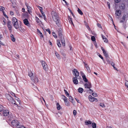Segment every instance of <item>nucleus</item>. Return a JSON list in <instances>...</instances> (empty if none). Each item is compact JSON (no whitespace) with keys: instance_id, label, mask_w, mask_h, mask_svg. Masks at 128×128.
Instances as JSON below:
<instances>
[{"instance_id":"nucleus-17","label":"nucleus","mask_w":128,"mask_h":128,"mask_svg":"<svg viewBox=\"0 0 128 128\" xmlns=\"http://www.w3.org/2000/svg\"><path fill=\"white\" fill-rule=\"evenodd\" d=\"M9 101L11 103H12V104H14L16 105V104L15 103V101H14V100L12 97L10 99V100Z\"/></svg>"},{"instance_id":"nucleus-23","label":"nucleus","mask_w":128,"mask_h":128,"mask_svg":"<svg viewBox=\"0 0 128 128\" xmlns=\"http://www.w3.org/2000/svg\"><path fill=\"white\" fill-rule=\"evenodd\" d=\"M62 99L64 100L65 102H66L68 100V98L63 95L62 96Z\"/></svg>"},{"instance_id":"nucleus-15","label":"nucleus","mask_w":128,"mask_h":128,"mask_svg":"<svg viewBox=\"0 0 128 128\" xmlns=\"http://www.w3.org/2000/svg\"><path fill=\"white\" fill-rule=\"evenodd\" d=\"M73 73H74L75 76L76 77H78L79 75V72H78L77 70L74 69L73 70Z\"/></svg>"},{"instance_id":"nucleus-41","label":"nucleus","mask_w":128,"mask_h":128,"mask_svg":"<svg viewBox=\"0 0 128 128\" xmlns=\"http://www.w3.org/2000/svg\"><path fill=\"white\" fill-rule=\"evenodd\" d=\"M52 34L55 38H57V36H56V35L54 32H53L52 33Z\"/></svg>"},{"instance_id":"nucleus-32","label":"nucleus","mask_w":128,"mask_h":128,"mask_svg":"<svg viewBox=\"0 0 128 128\" xmlns=\"http://www.w3.org/2000/svg\"><path fill=\"white\" fill-rule=\"evenodd\" d=\"M56 106L57 109L58 110H60V106L59 105V104L58 103H57Z\"/></svg>"},{"instance_id":"nucleus-64","label":"nucleus","mask_w":128,"mask_h":128,"mask_svg":"<svg viewBox=\"0 0 128 128\" xmlns=\"http://www.w3.org/2000/svg\"><path fill=\"white\" fill-rule=\"evenodd\" d=\"M18 128H26L23 126H22Z\"/></svg>"},{"instance_id":"nucleus-18","label":"nucleus","mask_w":128,"mask_h":128,"mask_svg":"<svg viewBox=\"0 0 128 128\" xmlns=\"http://www.w3.org/2000/svg\"><path fill=\"white\" fill-rule=\"evenodd\" d=\"M121 11L120 10H117L116 13V14L117 16H120L121 14Z\"/></svg>"},{"instance_id":"nucleus-46","label":"nucleus","mask_w":128,"mask_h":128,"mask_svg":"<svg viewBox=\"0 0 128 128\" xmlns=\"http://www.w3.org/2000/svg\"><path fill=\"white\" fill-rule=\"evenodd\" d=\"M38 9L40 10V12L42 11V8L40 6H38Z\"/></svg>"},{"instance_id":"nucleus-25","label":"nucleus","mask_w":128,"mask_h":128,"mask_svg":"<svg viewBox=\"0 0 128 128\" xmlns=\"http://www.w3.org/2000/svg\"><path fill=\"white\" fill-rule=\"evenodd\" d=\"M27 9L28 10V11L30 14V12H31L30 11L31 8L30 6H27Z\"/></svg>"},{"instance_id":"nucleus-42","label":"nucleus","mask_w":128,"mask_h":128,"mask_svg":"<svg viewBox=\"0 0 128 128\" xmlns=\"http://www.w3.org/2000/svg\"><path fill=\"white\" fill-rule=\"evenodd\" d=\"M92 95L94 97H96L97 96L96 93L95 92L92 93Z\"/></svg>"},{"instance_id":"nucleus-35","label":"nucleus","mask_w":128,"mask_h":128,"mask_svg":"<svg viewBox=\"0 0 128 128\" xmlns=\"http://www.w3.org/2000/svg\"><path fill=\"white\" fill-rule=\"evenodd\" d=\"M99 106H101L102 108H104L105 107V105L104 104V103H100V104L99 105Z\"/></svg>"},{"instance_id":"nucleus-21","label":"nucleus","mask_w":128,"mask_h":128,"mask_svg":"<svg viewBox=\"0 0 128 128\" xmlns=\"http://www.w3.org/2000/svg\"><path fill=\"white\" fill-rule=\"evenodd\" d=\"M125 6L124 4H122L120 6V8L122 10H124L125 8Z\"/></svg>"},{"instance_id":"nucleus-51","label":"nucleus","mask_w":128,"mask_h":128,"mask_svg":"<svg viewBox=\"0 0 128 128\" xmlns=\"http://www.w3.org/2000/svg\"><path fill=\"white\" fill-rule=\"evenodd\" d=\"M46 31L48 32L50 34V30L49 28L47 29L46 30Z\"/></svg>"},{"instance_id":"nucleus-2","label":"nucleus","mask_w":128,"mask_h":128,"mask_svg":"<svg viewBox=\"0 0 128 128\" xmlns=\"http://www.w3.org/2000/svg\"><path fill=\"white\" fill-rule=\"evenodd\" d=\"M12 21L14 28L16 29L18 28L20 26H19L17 19L13 17L12 19Z\"/></svg>"},{"instance_id":"nucleus-57","label":"nucleus","mask_w":128,"mask_h":128,"mask_svg":"<svg viewBox=\"0 0 128 128\" xmlns=\"http://www.w3.org/2000/svg\"><path fill=\"white\" fill-rule=\"evenodd\" d=\"M107 4L108 5V8H109L110 9V3L108 2Z\"/></svg>"},{"instance_id":"nucleus-43","label":"nucleus","mask_w":128,"mask_h":128,"mask_svg":"<svg viewBox=\"0 0 128 128\" xmlns=\"http://www.w3.org/2000/svg\"><path fill=\"white\" fill-rule=\"evenodd\" d=\"M126 82H125V86H127V87L128 88V81L127 80H126Z\"/></svg>"},{"instance_id":"nucleus-52","label":"nucleus","mask_w":128,"mask_h":128,"mask_svg":"<svg viewBox=\"0 0 128 128\" xmlns=\"http://www.w3.org/2000/svg\"><path fill=\"white\" fill-rule=\"evenodd\" d=\"M73 114L74 115H76V111L75 110H74L73 112Z\"/></svg>"},{"instance_id":"nucleus-27","label":"nucleus","mask_w":128,"mask_h":128,"mask_svg":"<svg viewBox=\"0 0 128 128\" xmlns=\"http://www.w3.org/2000/svg\"><path fill=\"white\" fill-rule=\"evenodd\" d=\"M83 90V89L80 88L78 90V91L80 93H82Z\"/></svg>"},{"instance_id":"nucleus-3","label":"nucleus","mask_w":128,"mask_h":128,"mask_svg":"<svg viewBox=\"0 0 128 128\" xmlns=\"http://www.w3.org/2000/svg\"><path fill=\"white\" fill-rule=\"evenodd\" d=\"M41 62L43 66V69L45 71H47L48 70V66L47 64L44 61H41Z\"/></svg>"},{"instance_id":"nucleus-24","label":"nucleus","mask_w":128,"mask_h":128,"mask_svg":"<svg viewBox=\"0 0 128 128\" xmlns=\"http://www.w3.org/2000/svg\"><path fill=\"white\" fill-rule=\"evenodd\" d=\"M10 37L11 38L13 42H15L16 40L15 38L14 37V36L12 34H11Z\"/></svg>"},{"instance_id":"nucleus-10","label":"nucleus","mask_w":128,"mask_h":128,"mask_svg":"<svg viewBox=\"0 0 128 128\" xmlns=\"http://www.w3.org/2000/svg\"><path fill=\"white\" fill-rule=\"evenodd\" d=\"M23 22L24 24L26 25L28 27L30 26V25L29 24L28 21L27 19H25L23 20Z\"/></svg>"},{"instance_id":"nucleus-55","label":"nucleus","mask_w":128,"mask_h":128,"mask_svg":"<svg viewBox=\"0 0 128 128\" xmlns=\"http://www.w3.org/2000/svg\"><path fill=\"white\" fill-rule=\"evenodd\" d=\"M97 26L98 27L100 28H102V26L101 25V24H97Z\"/></svg>"},{"instance_id":"nucleus-61","label":"nucleus","mask_w":128,"mask_h":128,"mask_svg":"<svg viewBox=\"0 0 128 128\" xmlns=\"http://www.w3.org/2000/svg\"><path fill=\"white\" fill-rule=\"evenodd\" d=\"M111 64L113 66H114V63L112 62H111Z\"/></svg>"},{"instance_id":"nucleus-14","label":"nucleus","mask_w":128,"mask_h":128,"mask_svg":"<svg viewBox=\"0 0 128 128\" xmlns=\"http://www.w3.org/2000/svg\"><path fill=\"white\" fill-rule=\"evenodd\" d=\"M9 113V111L8 110H6L4 111L3 112V115L4 116H8Z\"/></svg>"},{"instance_id":"nucleus-39","label":"nucleus","mask_w":128,"mask_h":128,"mask_svg":"<svg viewBox=\"0 0 128 128\" xmlns=\"http://www.w3.org/2000/svg\"><path fill=\"white\" fill-rule=\"evenodd\" d=\"M3 106L1 105H0V112L3 110Z\"/></svg>"},{"instance_id":"nucleus-7","label":"nucleus","mask_w":128,"mask_h":128,"mask_svg":"<svg viewBox=\"0 0 128 128\" xmlns=\"http://www.w3.org/2000/svg\"><path fill=\"white\" fill-rule=\"evenodd\" d=\"M88 98L90 102H93L94 101H95L97 102L98 101V100L96 98L92 97L91 95H89Z\"/></svg>"},{"instance_id":"nucleus-40","label":"nucleus","mask_w":128,"mask_h":128,"mask_svg":"<svg viewBox=\"0 0 128 128\" xmlns=\"http://www.w3.org/2000/svg\"><path fill=\"white\" fill-rule=\"evenodd\" d=\"M69 20L70 23L72 24L74 26L72 18H70V19H69Z\"/></svg>"},{"instance_id":"nucleus-6","label":"nucleus","mask_w":128,"mask_h":128,"mask_svg":"<svg viewBox=\"0 0 128 128\" xmlns=\"http://www.w3.org/2000/svg\"><path fill=\"white\" fill-rule=\"evenodd\" d=\"M31 80L32 81L34 82L35 84L37 83L38 82V78L36 76H34L33 77L31 78Z\"/></svg>"},{"instance_id":"nucleus-50","label":"nucleus","mask_w":128,"mask_h":128,"mask_svg":"<svg viewBox=\"0 0 128 128\" xmlns=\"http://www.w3.org/2000/svg\"><path fill=\"white\" fill-rule=\"evenodd\" d=\"M36 22H37L38 23L39 22L38 21V20H39V19L37 17H36Z\"/></svg>"},{"instance_id":"nucleus-16","label":"nucleus","mask_w":128,"mask_h":128,"mask_svg":"<svg viewBox=\"0 0 128 128\" xmlns=\"http://www.w3.org/2000/svg\"><path fill=\"white\" fill-rule=\"evenodd\" d=\"M34 74L30 71L29 72L28 75L30 77L31 79L32 77H33V76H35Z\"/></svg>"},{"instance_id":"nucleus-38","label":"nucleus","mask_w":128,"mask_h":128,"mask_svg":"<svg viewBox=\"0 0 128 128\" xmlns=\"http://www.w3.org/2000/svg\"><path fill=\"white\" fill-rule=\"evenodd\" d=\"M86 68L88 72H91V70L89 66L88 67H86Z\"/></svg>"},{"instance_id":"nucleus-31","label":"nucleus","mask_w":128,"mask_h":128,"mask_svg":"<svg viewBox=\"0 0 128 128\" xmlns=\"http://www.w3.org/2000/svg\"><path fill=\"white\" fill-rule=\"evenodd\" d=\"M57 44L58 46L59 47H60L61 46V44L60 43V40H57Z\"/></svg>"},{"instance_id":"nucleus-54","label":"nucleus","mask_w":128,"mask_h":128,"mask_svg":"<svg viewBox=\"0 0 128 128\" xmlns=\"http://www.w3.org/2000/svg\"><path fill=\"white\" fill-rule=\"evenodd\" d=\"M3 14L6 17L8 18V17L7 16V15L5 14V13L4 12V11L2 12Z\"/></svg>"},{"instance_id":"nucleus-62","label":"nucleus","mask_w":128,"mask_h":128,"mask_svg":"<svg viewBox=\"0 0 128 128\" xmlns=\"http://www.w3.org/2000/svg\"><path fill=\"white\" fill-rule=\"evenodd\" d=\"M3 22L4 23V25H5V24H6V20L4 19V20H3Z\"/></svg>"},{"instance_id":"nucleus-29","label":"nucleus","mask_w":128,"mask_h":128,"mask_svg":"<svg viewBox=\"0 0 128 128\" xmlns=\"http://www.w3.org/2000/svg\"><path fill=\"white\" fill-rule=\"evenodd\" d=\"M85 123L86 125L90 124H92V122L90 120H86L85 122Z\"/></svg>"},{"instance_id":"nucleus-34","label":"nucleus","mask_w":128,"mask_h":128,"mask_svg":"<svg viewBox=\"0 0 128 128\" xmlns=\"http://www.w3.org/2000/svg\"><path fill=\"white\" fill-rule=\"evenodd\" d=\"M64 91L65 93V94H66V95L67 96H69V94L68 92L65 90H64Z\"/></svg>"},{"instance_id":"nucleus-4","label":"nucleus","mask_w":128,"mask_h":128,"mask_svg":"<svg viewBox=\"0 0 128 128\" xmlns=\"http://www.w3.org/2000/svg\"><path fill=\"white\" fill-rule=\"evenodd\" d=\"M11 124L13 126L16 127L18 126L19 124L18 121L17 120H12L11 122Z\"/></svg>"},{"instance_id":"nucleus-49","label":"nucleus","mask_w":128,"mask_h":128,"mask_svg":"<svg viewBox=\"0 0 128 128\" xmlns=\"http://www.w3.org/2000/svg\"><path fill=\"white\" fill-rule=\"evenodd\" d=\"M87 92H89L90 93L93 92V90L91 89H90V90H87Z\"/></svg>"},{"instance_id":"nucleus-60","label":"nucleus","mask_w":128,"mask_h":128,"mask_svg":"<svg viewBox=\"0 0 128 128\" xmlns=\"http://www.w3.org/2000/svg\"><path fill=\"white\" fill-rule=\"evenodd\" d=\"M71 102L73 104H74L75 103V102L74 100V99H73V100H72V101H71Z\"/></svg>"},{"instance_id":"nucleus-20","label":"nucleus","mask_w":128,"mask_h":128,"mask_svg":"<svg viewBox=\"0 0 128 128\" xmlns=\"http://www.w3.org/2000/svg\"><path fill=\"white\" fill-rule=\"evenodd\" d=\"M106 60L108 62V63L110 64H111V61L110 60V58L108 56L106 57Z\"/></svg>"},{"instance_id":"nucleus-44","label":"nucleus","mask_w":128,"mask_h":128,"mask_svg":"<svg viewBox=\"0 0 128 128\" xmlns=\"http://www.w3.org/2000/svg\"><path fill=\"white\" fill-rule=\"evenodd\" d=\"M69 100L71 102V101H72V100H73V99H74L72 98V97L71 96H69Z\"/></svg>"},{"instance_id":"nucleus-45","label":"nucleus","mask_w":128,"mask_h":128,"mask_svg":"<svg viewBox=\"0 0 128 128\" xmlns=\"http://www.w3.org/2000/svg\"><path fill=\"white\" fill-rule=\"evenodd\" d=\"M68 10H69V11H70V12L72 14V16L74 17V14H73V13L72 12V10L70 9V8H68Z\"/></svg>"},{"instance_id":"nucleus-22","label":"nucleus","mask_w":128,"mask_h":128,"mask_svg":"<svg viewBox=\"0 0 128 128\" xmlns=\"http://www.w3.org/2000/svg\"><path fill=\"white\" fill-rule=\"evenodd\" d=\"M6 98H7L8 100L9 101L10 99L12 97L11 96L8 94H6Z\"/></svg>"},{"instance_id":"nucleus-53","label":"nucleus","mask_w":128,"mask_h":128,"mask_svg":"<svg viewBox=\"0 0 128 128\" xmlns=\"http://www.w3.org/2000/svg\"><path fill=\"white\" fill-rule=\"evenodd\" d=\"M104 41L106 42H107L108 41V40L106 38H105Z\"/></svg>"},{"instance_id":"nucleus-11","label":"nucleus","mask_w":128,"mask_h":128,"mask_svg":"<svg viewBox=\"0 0 128 128\" xmlns=\"http://www.w3.org/2000/svg\"><path fill=\"white\" fill-rule=\"evenodd\" d=\"M7 26L9 30L10 31H11L12 26L11 25V21H8V22H7Z\"/></svg>"},{"instance_id":"nucleus-48","label":"nucleus","mask_w":128,"mask_h":128,"mask_svg":"<svg viewBox=\"0 0 128 128\" xmlns=\"http://www.w3.org/2000/svg\"><path fill=\"white\" fill-rule=\"evenodd\" d=\"M68 103L69 102L68 101V100L66 101V102H65L66 105L67 106H68L69 105Z\"/></svg>"},{"instance_id":"nucleus-56","label":"nucleus","mask_w":128,"mask_h":128,"mask_svg":"<svg viewBox=\"0 0 128 128\" xmlns=\"http://www.w3.org/2000/svg\"><path fill=\"white\" fill-rule=\"evenodd\" d=\"M10 94H12V95L14 96H15V94L14 93H13L12 92H11L10 93Z\"/></svg>"},{"instance_id":"nucleus-8","label":"nucleus","mask_w":128,"mask_h":128,"mask_svg":"<svg viewBox=\"0 0 128 128\" xmlns=\"http://www.w3.org/2000/svg\"><path fill=\"white\" fill-rule=\"evenodd\" d=\"M80 78V76H78L77 78L76 77H74L73 78V82L74 84H78V82L77 78L79 79Z\"/></svg>"},{"instance_id":"nucleus-33","label":"nucleus","mask_w":128,"mask_h":128,"mask_svg":"<svg viewBox=\"0 0 128 128\" xmlns=\"http://www.w3.org/2000/svg\"><path fill=\"white\" fill-rule=\"evenodd\" d=\"M92 126L93 128H96V124L95 123H93Z\"/></svg>"},{"instance_id":"nucleus-30","label":"nucleus","mask_w":128,"mask_h":128,"mask_svg":"<svg viewBox=\"0 0 128 128\" xmlns=\"http://www.w3.org/2000/svg\"><path fill=\"white\" fill-rule=\"evenodd\" d=\"M77 11L78 13L81 15H82L83 14V13L82 11L79 8H78Z\"/></svg>"},{"instance_id":"nucleus-9","label":"nucleus","mask_w":128,"mask_h":128,"mask_svg":"<svg viewBox=\"0 0 128 128\" xmlns=\"http://www.w3.org/2000/svg\"><path fill=\"white\" fill-rule=\"evenodd\" d=\"M84 86L85 88H87L90 89L91 88L92 85L91 83L88 82L87 83H86L84 84Z\"/></svg>"},{"instance_id":"nucleus-5","label":"nucleus","mask_w":128,"mask_h":128,"mask_svg":"<svg viewBox=\"0 0 128 128\" xmlns=\"http://www.w3.org/2000/svg\"><path fill=\"white\" fill-rule=\"evenodd\" d=\"M62 30L61 28H60L58 30V36L59 38L64 37V36L62 34Z\"/></svg>"},{"instance_id":"nucleus-1","label":"nucleus","mask_w":128,"mask_h":128,"mask_svg":"<svg viewBox=\"0 0 128 128\" xmlns=\"http://www.w3.org/2000/svg\"><path fill=\"white\" fill-rule=\"evenodd\" d=\"M51 14L53 19L54 21L56 22V24L58 26H60L61 25L60 23L59 18L57 13L55 12L52 11L51 12Z\"/></svg>"},{"instance_id":"nucleus-26","label":"nucleus","mask_w":128,"mask_h":128,"mask_svg":"<svg viewBox=\"0 0 128 128\" xmlns=\"http://www.w3.org/2000/svg\"><path fill=\"white\" fill-rule=\"evenodd\" d=\"M55 54L58 59H61L60 55L57 52H55Z\"/></svg>"},{"instance_id":"nucleus-58","label":"nucleus","mask_w":128,"mask_h":128,"mask_svg":"<svg viewBox=\"0 0 128 128\" xmlns=\"http://www.w3.org/2000/svg\"><path fill=\"white\" fill-rule=\"evenodd\" d=\"M126 15H124L123 16L122 18V19L125 20V18L126 17Z\"/></svg>"},{"instance_id":"nucleus-36","label":"nucleus","mask_w":128,"mask_h":128,"mask_svg":"<svg viewBox=\"0 0 128 128\" xmlns=\"http://www.w3.org/2000/svg\"><path fill=\"white\" fill-rule=\"evenodd\" d=\"M5 9V8L2 6H0V10L1 11H3V10Z\"/></svg>"},{"instance_id":"nucleus-59","label":"nucleus","mask_w":128,"mask_h":128,"mask_svg":"<svg viewBox=\"0 0 128 128\" xmlns=\"http://www.w3.org/2000/svg\"><path fill=\"white\" fill-rule=\"evenodd\" d=\"M121 0H115V1L116 2L118 3Z\"/></svg>"},{"instance_id":"nucleus-28","label":"nucleus","mask_w":128,"mask_h":128,"mask_svg":"<svg viewBox=\"0 0 128 128\" xmlns=\"http://www.w3.org/2000/svg\"><path fill=\"white\" fill-rule=\"evenodd\" d=\"M103 52L106 57L108 56V54L105 50Z\"/></svg>"},{"instance_id":"nucleus-63","label":"nucleus","mask_w":128,"mask_h":128,"mask_svg":"<svg viewBox=\"0 0 128 128\" xmlns=\"http://www.w3.org/2000/svg\"><path fill=\"white\" fill-rule=\"evenodd\" d=\"M10 14L11 15H13L14 14V12L12 11H10Z\"/></svg>"},{"instance_id":"nucleus-47","label":"nucleus","mask_w":128,"mask_h":128,"mask_svg":"<svg viewBox=\"0 0 128 128\" xmlns=\"http://www.w3.org/2000/svg\"><path fill=\"white\" fill-rule=\"evenodd\" d=\"M103 60V61H104V59L103 57L100 54L98 55Z\"/></svg>"},{"instance_id":"nucleus-37","label":"nucleus","mask_w":128,"mask_h":128,"mask_svg":"<svg viewBox=\"0 0 128 128\" xmlns=\"http://www.w3.org/2000/svg\"><path fill=\"white\" fill-rule=\"evenodd\" d=\"M91 40L93 41H94L95 40V38L94 36H92L91 37Z\"/></svg>"},{"instance_id":"nucleus-19","label":"nucleus","mask_w":128,"mask_h":128,"mask_svg":"<svg viewBox=\"0 0 128 128\" xmlns=\"http://www.w3.org/2000/svg\"><path fill=\"white\" fill-rule=\"evenodd\" d=\"M82 78H83V80L85 82H88V80L86 78V76L85 75H84L82 76Z\"/></svg>"},{"instance_id":"nucleus-12","label":"nucleus","mask_w":128,"mask_h":128,"mask_svg":"<svg viewBox=\"0 0 128 128\" xmlns=\"http://www.w3.org/2000/svg\"><path fill=\"white\" fill-rule=\"evenodd\" d=\"M60 39L61 41L62 45L64 46H65V43L64 37L60 38Z\"/></svg>"},{"instance_id":"nucleus-13","label":"nucleus","mask_w":128,"mask_h":128,"mask_svg":"<svg viewBox=\"0 0 128 128\" xmlns=\"http://www.w3.org/2000/svg\"><path fill=\"white\" fill-rule=\"evenodd\" d=\"M37 34H38V35H40V36L41 37V39L42 38H43L44 36H43L42 33L40 32V30H39L38 29H37Z\"/></svg>"}]
</instances>
